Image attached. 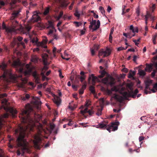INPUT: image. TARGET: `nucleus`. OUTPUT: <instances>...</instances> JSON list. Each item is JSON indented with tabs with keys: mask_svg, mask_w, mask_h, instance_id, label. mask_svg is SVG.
Wrapping results in <instances>:
<instances>
[{
	"mask_svg": "<svg viewBox=\"0 0 157 157\" xmlns=\"http://www.w3.org/2000/svg\"><path fill=\"white\" fill-rule=\"evenodd\" d=\"M27 129V127L24 128L23 126H19L18 129L15 130V133L19 135L18 137L17 141L19 146L22 147L25 146L27 144L26 137V132Z\"/></svg>",
	"mask_w": 157,
	"mask_h": 157,
	"instance_id": "nucleus-1",
	"label": "nucleus"
},
{
	"mask_svg": "<svg viewBox=\"0 0 157 157\" xmlns=\"http://www.w3.org/2000/svg\"><path fill=\"white\" fill-rule=\"evenodd\" d=\"M107 123H101L98 125H96L97 128H101L104 129H107L109 132L111 131H114L117 130L118 126L119 124V122L118 121L111 122L110 124L107 125Z\"/></svg>",
	"mask_w": 157,
	"mask_h": 157,
	"instance_id": "nucleus-2",
	"label": "nucleus"
},
{
	"mask_svg": "<svg viewBox=\"0 0 157 157\" xmlns=\"http://www.w3.org/2000/svg\"><path fill=\"white\" fill-rule=\"evenodd\" d=\"M102 83L108 86H110L112 88V91H117L118 90L116 86H114L115 84V79L111 76H108L107 77L105 78L102 80Z\"/></svg>",
	"mask_w": 157,
	"mask_h": 157,
	"instance_id": "nucleus-3",
	"label": "nucleus"
},
{
	"mask_svg": "<svg viewBox=\"0 0 157 157\" xmlns=\"http://www.w3.org/2000/svg\"><path fill=\"white\" fill-rule=\"evenodd\" d=\"M7 65L4 62H2L1 64H0V69H1L3 71V76L4 79H6L8 78H12L13 77V75L10 70L6 69Z\"/></svg>",
	"mask_w": 157,
	"mask_h": 157,
	"instance_id": "nucleus-4",
	"label": "nucleus"
},
{
	"mask_svg": "<svg viewBox=\"0 0 157 157\" xmlns=\"http://www.w3.org/2000/svg\"><path fill=\"white\" fill-rule=\"evenodd\" d=\"M23 38L20 36H18L17 37H15L13 38V41L11 43V46L13 47L14 46L17 44L18 48L21 47L20 49H22L25 48V44L24 42L22 41ZM20 50V49H19Z\"/></svg>",
	"mask_w": 157,
	"mask_h": 157,
	"instance_id": "nucleus-5",
	"label": "nucleus"
},
{
	"mask_svg": "<svg viewBox=\"0 0 157 157\" xmlns=\"http://www.w3.org/2000/svg\"><path fill=\"white\" fill-rule=\"evenodd\" d=\"M33 110V109L29 107L28 109L26 108L25 109H23L22 111L21 118L22 121L24 123L27 122L29 118V113Z\"/></svg>",
	"mask_w": 157,
	"mask_h": 157,
	"instance_id": "nucleus-6",
	"label": "nucleus"
},
{
	"mask_svg": "<svg viewBox=\"0 0 157 157\" xmlns=\"http://www.w3.org/2000/svg\"><path fill=\"white\" fill-rule=\"evenodd\" d=\"M90 104L89 103L88 101H86L84 106H82L80 109L81 110L80 111L81 113L84 117H86L85 116V114L86 113H88L90 116H92L94 113V112L92 109H89L88 107Z\"/></svg>",
	"mask_w": 157,
	"mask_h": 157,
	"instance_id": "nucleus-7",
	"label": "nucleus"
},
{
	"mask_svg": "<svg viewBox=\"0 0 157 157\" xmlns=\"http://www.w3.org/2000/svg\"><path fill=\"white\" fill-rule=\"evenodd\" d=\"M41 140L40 134L38 133L34 136V140L33 141V143L35 147L38 149H39L40 148V143Z\"/></svg>",
	"mask_w": 157,
	"mask_h": 157,
	"instance_id": "nucleus-8",
	"label": "nucleus"
},
{
	"mask_svg": "<svg viewBox=\"0 0 157 157\" xmlns=\"http://www.w3.org/2000/svg\"><path fill=\"white\" fill-rule=\"evenodd\" d=\"M131 90L128 93L127 92H124L122 93V94L124 98H126L127 97L129 96H132L133 98H135L136 97V95L138 93V90L137 89L135 90L134 91H133L132 90L130 89Z\"/></svg>",
	"mask_w": 157,
	"mask_h": 157,
	"instance_id": "nucleus-9",
	"label": "nucleus"
},
{
	"mask_svg": "<svg viewBox=\"0 0 157 157\" xmlns=\"http://www.w3.org/2000/svg\"><path fill=\"white\" fill-rule=\"evenodd\" d=\"M43 59V64L44 65V67L42 70V71H43L44 70L45 71L47 70L48 67V66L49 65V63L48 62V54H44L42 56Z\"/></svg>",
	"mask_w": 157,
	"mask_h": 157,
	"instance_id": "nucleus-10",
	"label": "nucleus"
},
{
	"mask_svg": "<svg viewBox=\"0 0 157 157\" xmlns=\"http://www.w3.org/2000/svg\"><path fill=\"white\" fill-rule=\"evenodd\" d=\"M12 65L14 67L19 68V71L20 72L22 73L24 72L23 68L21 62L19 60L13 61Z\"/></svg>",
	"mask_w": 157,
	"mask_h": 157,
	"instance_id": "nucleus-11",
	"label": "nucleus"
},
{
	"mask_svg": "<svg viewBox=\"0 0 157 157\" xmlns=\"http://www.w3.org/2000/svg\"><path fill=\"white\" fill-rule=\"evenodd\" d=\"M40 19V17L38 15V13L36 11H34L33 12V15L29 22L31 23H33L38 22Z\"/></svg>",
	"mask_w": 157,
	"mask_h": 157,
	"instance_id": "nucleus-12",
	"label": "nucleus"
},
{
	"mask_svg": "<svg viewBox=\"0 0 157 157\" xmlns=\"http://www.w3.org/2000/svg\"><path fill=\"white\" fill-rule=\"evenodd\" d=\"M26 70L25 71V73L26 75H29L31 73L32 71V68L30 65L27 64L25 66Z\"/></svg>",
	"mask_w": 157,
	"mask_h": 157,
	"instance_id": "nucleus-13",
	"label": "nucleus"
},
{
	"mask_svg": "<svg viewBox=\"0 0 157 157\" xmlns=\"http://www.w3.org/2000/svg\"><path fill=\"white\" fill-rule=\"evenodd\" d=\"M110 54L109 52H107L103 51L102 50H100L99 51L98 56L100 57L101 56H103V57H105L109 56Z\"/></svg>",
	"mask_w": 157,
	"mask_h": 157,
	"instance_id": "nucleus-14",
	"label": "nucleus"
},
{
	"mask_svg": "<svg viewBox=\"0 0 157 157\" xmlns=\"http://www.w3.org/2000/svg\"><path fill=\"white\" fill-rule=\"evenodd\" d=\"M97 25H95L94 27L93 28V25L92 24H90L89 26V28L90 29H92L93 31H94L97 30L98 29L100 25V23L99 20H98L97 21Z\"/></svg>",
	"mask_w": 157,
	"mask_h": 157,
	"instance_id": "nucleus-15",
	"label": "nucleus"
},
{
	"mask_svg": "<svg viewBox=\"0 0 157 157\" xmlns=\"http://www.w3.org/2000/svg\"><path fill=\"white\" fill-rule=\"evenodd\" d=\"M48 42V40L47 39V37L46 36H44L43 37V39L42 41L40 43H42L41 45H39V47H41L44 48H47V46L45 45Z\"/></svg>",
	"mask_w": 157,
	"mask_h": 157,
	"instance_id": "nucleus-16",
	"label": "nucleus"
},
{
	"mask_svg": "<svg viewBox=\"0 0 157 157\" xmlns=\"http://www.w3.org/2000/svg\"><path fill=\"white\" fill-rule=\"evenodd\" d=\"M100 48L99 45L94 44V45L93 48L91 49V52L92 56H93L95 55V51H97Z\"/></svg>",
	"mask_w": 157,
	"mask_h": 157,
	"instance_id": "nucleus-17",
	"label": "nucleus"
},
{
	"mask_svg": "<svg viewBox=\"0 0 157 157\" xmlns=\"http://www.w3.org/2000/svg\"><path fill=\"white\" fill-rule=\"evenodd\" d=\"M91 79L92 80V84L93 85L94 84L96 81L98 80L97 77L94 76L93 74H92L91 75L89 76L88 78V80L90 81Z\"/></svg>",
	"mask_w": 157,
	"mask_h": 157,
	"instance_id": "nucleus-18",
	"label": "nucleus"
},
{
	"mask_svg": "<svg viewBox=\"0 0 157 157\" xmlns=\"http://www.w3.org/2000/svg\"><path fill=\"white\" fill-rule=\"evenodd\" d=\"M58 1L63 7H66L69 4V3H67L66 0H58Z\"/></svg>",
	"mask_w": 157,
	"mask_h": 157,
	"instance_id": "nucleus-19",
	"label": "nucleus"
},
{
	"mask_svg": "<svg viewBox=\"0 0 157 157\" xmlns=\"http://www.w3.org/2000/svg\"><path fill=\"white\" fill-rule=\"evenodd\" d=\"M38 39L37 38L35 37L32 39L31 41L33 44H35L37 46L39 47V45H41L42 43H40V42H38Z\"/></svg>",
	"mask_w": 157,
	"mask_h": 157,
	"instance_id": "nucleus-20",
	"label": "nucleus"
},
{
	"mask_svg": "<svg viewBox=\"0 0 157 157\" xmlns=\"http://www.w3.org/2000/svg\"><path fill=\"white\" fill-rule=\"evenodd\" d=\"M152 81L151 80H148L145 82V85L146 89H148L150 90V88L149 87V86L152 83Z\"/></svg>",
	"mask_w": 157,
	"mask_h": 157,
	"instance_id": "nucleus-21",
	"label": "nucleus"
},
{
	"mask_svg": "<svg viewBox=\"0 0 157 157\" xmlns=\"http://www.w3.org/2000/svg\"><path fill=\"white\" fill-rule=\"evenodd\" d=\"M113 97L120 102H121L123 100V98L122 97L117 94H115Z\"/></svg>",
	"mask_w": 157,
	"mask_h": 157,
	"instance_id": "nucleus-22",
	"label": "nucleus"
},
{
	"mask_svg": "<svg viewBox=\"0 0 157 157\" xmlns=\"http://www.w3.org/2000/svg\"><path fill=\"white\" fill-rule=\"evenodd\" d=\"M53 101L57 105H59L60 104L61 100L59 97L56 96L54 98Z\"/></svg>",
	"mask_w": 157,
	"mask_h": 157,
	"instance_id": "nucleus-23",
	"label": "nucleus"
},
{
	"mask_svg": "<svg viewBox=\"0 0 157 157\" xmlns=\"http://www.w3.org/2000/svg\"><path fill=\"white\" fill-rule=\"evenodd\" d=\"M50 7L48 6L46 7L44 10V11L43 13V14L44 16H46L48 15L50 12Z\"/></svg>",
	"mask_w": 157,
	"mask_h": 157,
	"instance_id": "nucleus-24",
	"label": "nucleus"
},
{
	"mask_svg": "<svg viewBox=\"0 0 157 157\" xmlns=\"http://www.w3.org/2000/svg\"><path fill=\"white\" fill-rule=\"evenodd\" d=\"M152 15L148 12H147V14L145 16V22L146 24L147 25V20L149 18H150Z\"/></svg>",
	"mask_w": 157,
	"mask_h": 157,
	"instance_id": "nucleus-25",
	"label": "nucleus"
},
{
	"mask_svg": "<svg viewBox=\"0 0 157 157\" xmlns=\"http://www.w3.org/2000/svg\"><path fill=\"white\" fill-rule=\"evenodd\" d=\"M146 68H145V70H147L149 72H150L151 71V70L153 69L152 64H146Z\"/></svg>",
	"mask_w": 157,
	"mask_h": 157,
	"instance_id": "nucleus-26",
	"label": "nucleus"
},
{
	"mask_svg": "<svg viewBox=\"0 0 157 157\" xmlns=\"http://www.w3.org/2000/svg\"><path fill=\"white\" fill-rule=\"evenodd\" d=\"M130 29L132 31V33L135 32L138 33V29L137 28H134L132 25H131L130 27Z\"/></svg>",
	"mask_w": 157,
	"mask_h": 157,
	"instance_id": "nucleus-27",
	"label": "nucleus"
},
{
	"mask_svg": "<svg viewBox=\"0 0 157 157\" xmlns=\"http://www.w3.org/2000/svg\"><path fill=\"white\" fill-rule=\"evenodd\" d=\"M18 14L19 13L17 11H14L12 14L11 19L12 20L15 19L17 17Z\"/></svg>",
	"mask_w": 157,
	"mask_h": 157,
	"instance_id": "nucleus-28",
	"label": "nucleus"
},
{
	"mask_svg": "<svg viewBox=\"0 0 157 157\" xmlns=\"http://www.w3.org/2000/svg\"><path fill=\"white\" fill-rule=\"evenodd\" d=\"M16 26H13L11 28H7L6 29L7 32L11 33L13 32H15L16 31Z\"/></svg>",
	"mask_w": 157,
	"mask_h": 157,
	"instance_id": "nucleus-29",
	"label": "nucleus"
},
{
	"mask_svg": "<svg viewBox=\"0 0 157 157\" xmlns=\"http://www.w3.org/2000/svg\"><path fill=\"white\" fill-rule=\"evenodd\" d=\"M157 38V33H156L154 35H153L152 37V41L154 44H155L156 43V40Z\"/></svg>",
	"mask_w": 157,
	"mask_h": 157,
	"instance_id": "nucleus-30",
	"label": "nucleus"
},
{
	"mask_svg": "<svg viewBox=\"0 0 157 157\" xmlns=\"http://www.w3.org/2000/svg\"><path fill=\"white\" fill-rule=\"evenodd\" d=\"M100 73H101V75H99L98 77L100 78L103 77L106 73V72L104 70L100 71Z\"/></svg>",
	"mask_w": 157,
	"mask_h": 157,
	"instance_id": "nucleus-31",
	"label": "nucleus"
},
{
	"mask_svg": "<svg viewBox=\"0 0 157 157\" xmlns=\"http://www.w3.org/2000/svg\"><path fill=\"white\" fill-rule=\"evenodd\" d=\"M25 28L27 32H29L31 29V26L30 24H27L25 26Z\"/></svg>",
	"mask_w": 157,
	"mask_h": 157,
	"instance_id": "nucleus-32",
	"label": "nucleus"
},
{
	"mask_svg": "<svg viewBox=\"0 0 157 157\" xmlns=\"http://www.w3.org/2000/svg\"><path fill=\"white\" fill-rule=\"evenodd\" d=\"M48 23L49 26L48 27V28H52V29H54V26L53 25V23L52 21H48Z\"/></svg>",
	"mask_w": 157,
	"mask_h": 157,
	"instance_id": "nucleus-33",
	"label": "nucleus"
},
{
	"mask_svg": "<svg viewBox=\"0 0 157 157\" xmlns=\"http://www.w3.org/2000/svg\"><path fill=\"white\" fill-rule=\"evenodd\" d=\"M89 90L93 94H94L95 91L94 90V87L92 86H90L89 88Z\"/></svg>",
	"mask_w": 157,
	"mask_h": 157,
	"instance_id": "nucleus-34",
	"label": "nucleus"
},
{
	"mask_svg": "<svg viewBox=\"0 0 157 157\" xmlns=\"http://www.w3.org/2000/svg\"><path fill=\"white\" fill-rule=\"evenodd\" d=\"M139 75L140 76H144L146 74V73L143 70H141L139 71Z\"/></svg>",
	"mask_w": 157,
	"mask_h": 157,
	"instance_id": "nucleus-35",
	"label": "nucleus"
},
{
	"mask_svg": "<svg viewBox=\"0 0 157 157\" xmlns=\"http://www.w3.org/2000/svg\"><path fill=\"white\" fill-rule=\"evenodd\" d=\"M38 60V58L36 57H33L31 59V61L35 63H37Z\"/></svg>",
	"mask_w": 157,
	"mask_h": 157,
	"instance_id": "nucleus-36",
	"label": "nucleus"
},
{
	"mask_svg": "<svg viewBox=\"0 0 157 157\" xmlns=\"http://www.w3.org/2000/svg\"><path fill=\"white\" fill-rule=\"evenodd\" d=\"M99 9L100 10L101 13L102 14L105 15V11L104 8L102 6H100L99 7Z\"/></svg>",
	"mask_w": 157,
	"mask_h": 157,
	"instance_id": "nucleus-37",
	"label": "nucleus"
},
{
	"mask_svg": "<svg viewBox=\"0 0 157 157\" xmlns=\"http://www.w3.org/2000/svg\"><path fill=\"white\" fill-rule=\"evenodd\" d=\"M20 2L19 0H11V2L10 3V5L11 6H13V5L15 4L17 2Z\"/></svg>",
	"mask_w": 157,
	"mask_h": 157,
	"instance_id": "nucleus-38",
	"label": "nucleus"
},
{
	"mask_svg": "<svg viewBox=\"0 0 157 157\" xmlns=\"http://www.w3.org/2000/svg\"><path fill=\"white\" fill-rule=\"evenodd\" d=\"M63 14V11H61L58 16L57 17V19L59 20L60 19L61 17L62 16Z\"/></svg>",
	"mask_w": 157,
	"mask_h": 157,
	"instance_id": "nucleus-39",
	"label": "nucleus"
},
{
	"mask_svg": "<svg viewBox=\"0 0 157 157\" xmlns=\"http://www.w3.org/2000/svg\"><path fill=\"white\" fill-rule=\"evenodd\" d=\"M102 110V109H98L96 113V114L98 116L101 115V114Z\"/></svg>",
	"mask_w": 157,
	"mask_h": 157,
	"instance_id": "nucleus-40",
	"label": "nucleus"
},
{
	"mask_svg": "<svg viewBox=\"0 0 157 157\" xmlns=\"http://www.w3.org/2000/svg\"><path fill=\"white\" fill-rule=\"evenodd\" d=\"M74 15L75 16L79 18L80 16V14L78 13L77 10H75V13H74Z\"/></svg>",
	"mask_w": 157,
	"mask_h": 157,
	"instance_id": "nucleus-41",
	"label": "nucleus"
},
{
	"mask_svg": "<svg viewBox=\"0 0 157 157\" xmlns=\"http://www.w3.org/2000/svg\"><path fill=\"white\" fill-rule=\"evenodd\" d=\"M80 76L79 75H76L75 77V81L78 83L79 82V79H79V77H80Z\"/></svg>",
	"mask_w": 157,
	"mask_h": 157,
	"instance_id": "nucleus-42",
	"label": "nucleus"
},
{
	"mask_svg": "<svg viewBox=\"0 0 157 157\" xmlns=\"http://www.w3.org/2000/svg\"><path fill=\"white\" fill-rule=\"evenodd\" d=\"M86 78V76H80L79 79L80 80V81L82 82Z\"/></svg>",
	"mask_w": 157,
	"mask_h": 157,
	"instance_id": "nucleus-43",
	"label": "nucleus"
},
{
	"mask_svg": "<svg viewBox=\"0 0 157 157\" xmlns=\"http://www.w3.org/2000/svg\"><path fill=\"white\" fill-rule=\"evenodd\" d=\"M30 16L29 12V10H27L26 11V17L25 18V20H27Z\"/></svg>",
	"mask_w": 157,
	"mask_h": 157,
	"instance_id": "nucleus-44",
	"label": "nucleus"
},
{
	"mask_svg": "<svg viewBox=\"0 0 157 157\" xmlns=\"http://www.w3.org/2000/svg\"><path fill=\"white\" fill-rule=\"evenodd\" d=\"M74 23L76 24V26L77 27H78L79 26L81 25L82 23L80 22H78L76 21H74Z\"/></svg>",
	"mask_w": 157,
	"mask_h": 157,
	"instance_id": "nucleus-45",
	"label": "nucleus"
},
{
	"mask_svg": "<svg viewBox=\"0 0 157 157\" xmlns=\"http://www.w3.org/2000/svg\"><path fill=\"white\" fill-rule=\"evenodd\" d=\"M96 22V20H94L93 18H92V21H91L90 22V24H92L93 25H95Z\"/></svg>",
	"mask_w": 157,
	"mask_h": 157,
	"instance_id": "nucleus-46",
	"label": "nucleus"
},
{
	"mask_svg": "<svg viewBox=\"0 0 157 157\" xmlns=\"http://www.w3.org/2000/svg\"><path fill=\"white\" fill-rule=\"evenodd\" d=\"M157 71L155 70H154L153 71V72L151 73V75L152 77H153L155 76V73Z\"/></svg>",
	"mask_w": 157,
	"mask_h": 157,
	"instance_id": "nucleus-47",
	"label": "nucleus"
},
{
	"mask_svg": "<svg viewBox=\"0 0 157 157\" xmlns=\"http://www.w3.org/2000/svg\"><path fill=\"white\" fill-rule=\"evenodd\" d=\"M5 5V3L3 1H0V9L2 8V6H4Z\"/></svg>",
	"mask_w": 157,
	"mask_h": 157,
	"instance_id": "nucleus-48",
	"label": "nucleus"
},
{
	"mask_svg": "<svg viewBox=\"0 0 157 157\" xmlns=\"http://www.w3.org/2000/svg\"><path fill=\"white\" fill-rule=\"evenodd\" d=\"M7 95L6 93H3L0 94V98H4V97H6Z\"/></svg>",
	"mask_w": 157,
	"mask_h": 157,
	"instance_id": "nucleus-49",
	"label": "nucleus"
},
{
	"mask_svg": "<svg viewBox=\"0 0 157 157\" xmlns=\"http://www.w3.org/2000/svg\"><path fill=\"white\" fill-rule=\"evenodd\" d=\"M3 51L5 52H9V50L6 46H4L3 48Z\"/></svg>",
	"mask_w": 157,
	"mask_h": 157,
	"instance_id": "nucleus-50",
	"label": "nucleus"
},
{
	"mask_svg": "<svg viewBox=\"0 0 157 157\" xmlns=\"http://www.w3.org/2000/svg\"><path fill=\"white\" fill-rule=\"evenodd\" d=\"M74 2H73L71 3V5H70V6H69V10H71L72 9L73 6L74 5Z\"/></svg>",
	"mask_w": 157,
	"mask_h": 157,
	"instance_id": "nucleus-51",
	"label": "nucleus"
},
{
	"mask_svg": "<svg viewBox=\"0 0 157 157\" xmlns=\"http://www.w3.org/2000/svg\"><path fill=\"white\" fill-rule=\"evenodd\" d=\"M127 48V47H126L125 48H123L122 47H119L117 48V50L118 51H120L126 49Z\"/></svg>",
	"mask_w": 157,
	"mask_h": 157,
	"instance_id": "nucleus-52",
	"label": "nucleus"
},
{
	"mask_svg": "<svg viewBox=\"0 0 157 157\" xmlns=\"http://www.w3.org/2000/svg\"><path fill=\"white\" fill-rule=\"evenodd\" d=\"M34 78H36V80H38L39 78H38V77L37 76V74H36V72H35L34 74Z\"/></svg>",
	"mask_w": 157,
	"mask_h": 157,
	"instance_id": "nucleus-53",
	"label": "nucleus"
},
{
	"mask_svg": "<svg viewBox=\"0 0 157 157\" xmlns=\"http://www.w3.org/2000/svg\"><path fill=\"white\" fill-rule=\"evenodd\" d=\"M114 31V27H113L111 29L110 32V33L109 35H112L113 33V32Z\"/></svg>",
	"mask_w": 157,
	"mask_h": 157,
	"instance_id": "nucleus-54",
	"label": "nucleus"
},
{
	"mask_svg": "<svg viewBox=\"0 0 157 157\" xmlns=\"http://www.w3.org/2000/svg\"><path fill=\"white\" fill-rule=\"evenodd\" d=\"M84 90L81 88L79 90V94H82L84 93Z\"/></svg>",
	"mask_w": 157,
	"mask_h": 157,
	"instance_id": "nucleus-55",
	"label": "nucleus"
},
{
	"mask_svg": "<svg viewBox=\"0 0 157 157\" xmlns=\"http://www.w3.org/2000/svg\"><path fill=\"white\" fill-rule=\"evenodd\" d=\"M132 41L135 43V44L136 45L138 46V45L139 44V43H138L136 40H134V39H132Z\"/></svg>",
	"mask_w": 157,
	"mask_h": 157,
	"instance_id": "nucleus-56",
	"label": "nucleus"
},
{
	"mask_svg": "<svg viewBox=\"0 0 157 157\" xmlns=\"http://www.w3.org/2000/svg\"><path fill=\"white\" fill-rule=\"evenodd\" d=\"M144 139V137L143 136H140L139 137V140L140 142H141Z\"/></svg>",
	"mask_w": 157,
	"mask_h": 157,
	"instance_id": "nucleus-57",
	"label": "nucleus"
},
{
	"mask_svg": "<svg viewBox=\"0 0 157 157\" xmlns=\"http://www.w3.org/2000/svg\"><path fill=\"white\" fill-rule=\"evenodd\" d=\"M137 58V56L136 55H134L133 56V60L134 62L135 63L136 62V60Z\"/></svg>",
	"mask_w": 157,
	"mask_h": 157,
	"instance_id": "nucleus-58",
	"label": "nucleus"
},
{
	"mask_svg": "<svg viewBox=\"0 0 157 157\" xmlns=\"http://www.w3.org/2000/svg\"><path fill=\"white\" fill-rule=\"evenodd\" d=\"M132 37L131 36V32H130L128 34V35L127 38L131 39Z\"/></svg>",
	"mask_w": 157,
	"mask_h": 157,
	"instance_id": "nucleus-59",
	"label": "nucleus"
},
{
	"mask_svg": "<svg viewBox=\"0 0 157 157\" xmlns=\"http://www.w3.org/2000/svg\"><path fill=\"white\" fill-rule=\"evenodd\" d=\"M59 76L61 78H63V76L62 75V73L60 70H59Z\"/></svg>",
	"mask_w": 157,
	"mask_h": 157,
	"instance_id": "nucleus-60",
	"label": "nucleus"
},
{
	"mask_svg": "<svg viewBox=\"0 0 157 157\" xmlns=\"http://www.w3.org/2000/svg\"><path fill=\"white\" fill-rule=\"evenodd\" d=\"M86 84H85L82 85V87L81 88L84 90L85 89H86Z\"/></svg>",
	"mask_w": 157,
	"mask_h": 157,
	"instance_id": "nucleus-61",
	"label": "nucleus"
},
{
	"mask_svg": "<svg viewBox=\"0 0 157 157\" xmlns=\"http://www.w3.org/2000/svg\"><path fill=\"white\" fill-rule=\"evenodd\" d=\"M147 89H145L144 91V93H145V94H147L148 93L151 94V92L150 91H147Z\"/></svg>",
	"mask_w": 157,
	"mask_h": 157,
	"instance_id": "nucleus-62",
	"label": "nucleus"
},
{
	"mask_svg": "<svg viewBox=\"0 0 157 157\" xmlns=\"http://www.w3.org/2000/svg\"><path fill=\"white\" fill-rule=\"evenodd\" d=\"M153 88L156 90H157V83H155L153 85Z\"/></svg>",
	"mask_w": 157,
	"mask_h": 157,
	"instance_id": "nucleus-63",
	"label": "nucleus"
},
{
	"mask_svg": "<svg viewBox=\"0 0 157 157\" xmlns=\"http://www.w3.org/2000/svg\"><path fill=\"white\" fill-rule=\"evenodd\" d=\"M154 67L155 68V70L157 71V62L154 63Z\"/></svg>",
	"mask_w": 157,
	"mask_h": 157,
	"instance_id": "nucleus-64",
	"label": "nucleus"
}]
</instances>
